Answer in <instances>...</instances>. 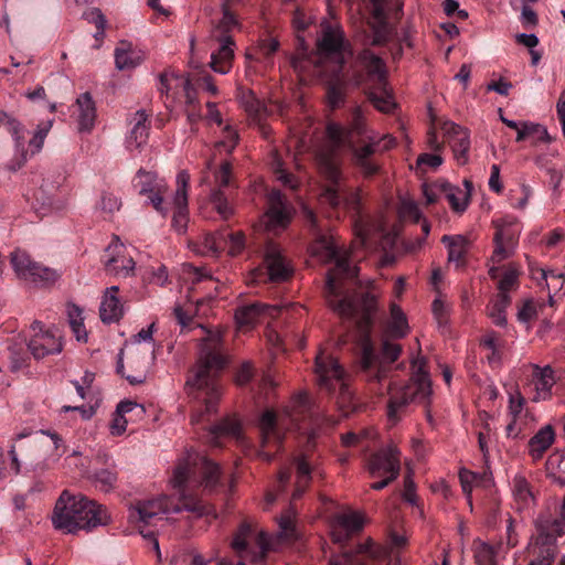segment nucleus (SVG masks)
I'll return each mask as SVG.
<instances>
[{
  "label": "nucleus",
  "instance_id": "nucleus-1",
  "mask_svg": "<svg viewBox=\"0 0 565 565\" xmlns=\"http://www.w3.org/2000/svg\"><path fill=\"white\" fill-rule=\"evenodd\" d=\"M305 218L311 230L317 234V243L324 250L329 260H334L335 266L327 274L324 297L328 306L341 319L353 321L361 334L362 352L359 360L361 375L367 382L381 383L386 379L391 364L395 362L402 347L387 339L383 340L381 352H376L370 339V332L377 311V297L370 290L349 291L339 281L342 278H354L358 268L352 267L345 256L340 255L332 237L319 234L316 214L303 210Z\"/></svg>",
  "mask_w": 565,
  "mask_h": 565
},
{
  "label": "nucleus",
  "instance_id": "nucleus-2",
  "mask_svg": "<svg viewBox=\"0 0 565 565\" xmlns=\"http://www.w3.org/2000/svg\"><path fill=\"white\" fill-rule=\"evenodd\" d=\"M366 132L364 117L360 107L352 111V119L349 127L331 122L327 126V136L332 142L333 148L320 151L318 154V166L321 174L328 181L319 195V203L322 206L330 207L337 216L340 212L351 213L355 218V227L362 241L365 239L366 232L362 225L361 196L358 189L350 188L343 180L337 158V150L341 147H348L353 154V162L360 169L364 177H372L380 170L372 156L375 153V146L379 142H367L363 146H356L353 136H363Z\"/></svg>",
  "mask_w": 565,
  "mask_h": 565
},
{
  "label": "nucleus",
  "instance_id": "nucleus-3",
  "mask_svg": "<svg viewBox=\"0 0 565 565\" xmlns=\"http://www.w3.org/2000/svg\"><path fill=\"white\" fill-rule=\"evenodd\" d=\"M225 365L222 335L207 332L202 340L198 362L185 382L190 396L204 403V412L213 414L222 395L218 372Z\"/></svg>",
  "mask_w": 565,
  "mask_h": 565
},
{
  "label": "nucleus",
  "instance_id": "nucleus-4",
  "mask_svg": "<svg viewBox=\"0 0 565 565\" xmlns=\"http://www.w3.org/2000/svg\"><path fill=\"white\" fill-rule=\"evenodd\" d=\"M372 4L371 15L366 22L371 33L363 31L358 41L364 49L358 54L359 64L365 70L367 78L377 88L385 87L387 72L382 57L371 51L370 46L385 45L395 33V28L388 22L392 11L402 12L403 3L399 0H369Z\"/></svg>",
  "mask_w": 565,
  "mask_h": 565
},
{
  "label": "nucleus",
  "instance_id": "nucleus-5",
  "mask_svg": "<svg viewBox=\"0 0 565 565\" xmlns=\"http://www.w3.org/2000/svg\"><path fill=\"white\" fill-rule=\"evenodd\" d=\"M52 523L56 530L75 534L81 530L92 531L107 525L110 516L105 507L83 494H72L64 490L56 500Z\"/></svg>",
  "mask_w": 565,
  "mask_h": 565
},
{
  "label": "nucleus",
  "instance_id": "nucleus-6",
  "mask_svg": "<svg viewBox=\"0 0 565 565\" xmlns=\"http://www.w3.org/2000/svg\"><path fill=\"white\" fill-rule=\"evenodd\" d=\"M200 466L202 473V484L205 489L213 490L216 488L221 477V468L217 463L200 457L196 454H189L185 458L179 460L178 465L173 470L172 484L174 488L180 489V504H175L171 508V512L179 513L183 510L203 515L205 513V507L201 501L191 494H186L183 487L186 481L194 473V467Z\"/></svg>",
  "mask_w": 565,
  "mask_h": 565
},
{
  "label": "nucleus",
  "instance_id": "nucleus-7",
  "mask_svg": "<svg viewBox=\"0 0 565 565\" xmlns=\"http://www.w3.org/2000/svg\"><path fill=\"white\" fill-rule=\"evenodd\" d=\"M425 358H415L412 361L413 374L409 382L398 388L388 386L387 418L392 424L399 420L401 414L409 404H429L431 382L425 371Z\"/></svg>",
  "mask_w": 565,
  "mask_h": 565
},
{
  "label": "nucleus",
  "instance_id": "nucleus-8",
  "mask_svg": "<svg viewBox=\"0 0 565 565\" xmlns=\"http://www.w3.org/2000/svg\"><path fill=\"white\" fill-rule=\"evenodd\" d=\"M316 375L321 388L328 392L339 388L337 404L344 416H349L356 409L354 395L344 381L345 372L337 359L319 353L316 358Z\"/></svg>",
  "mask_w": 565,
  "mask_h": 565
},
{
  "label": "nucleus",
  "instance_id": "nucleus-9",
  "mask_svg": "<svg viewBox=\"0 0 565 565\" xmlns=\"http://www.w3.org/2000/svg\"><path fill=\"white\" fill-rule=\"evenodd\" d=\"M492 224L495 227V233L493 236L494 250L491 262L501 263L513 255L521 230L518 220L513 216L494 220Z\"/></svg>",
  "mask_w": 565,
  "mask_h": 565
},
{
  "label": "nucleus",
  "instance_id": "nucleus-10",
  "mask_svg": "<svg viewBox=\"0 0 565 565\" xmlns=\"http://www.w3.org/2000/svg\"><path fill=\"white\" fill-rule=\"evenodd\" d=\"M11 264L19 278L40 286L52 285L60 278L55 269L32 260L29 254L20 249L11 254Z\"/></svg>",
  "mask_w": 565,
  "mask_h": 565
},
{
  "label": "nucleus",
  "instance_id": "nucleus-11",
  "mask_svg": "<svg viewBox=\"0 0 565 565\" xmlns=\"http://www.w3.org/2000/svg\"><path fill=\"white\" fill-rule=\"evenodd\" d=\"M171 512L167 508V499H152L138 501L131 509L129 518L138 523L140 534L153 543L154 548L159 550V542L153 531L146 530V526L152 525V521L160 514Z\"/></svg>",
  "mask_w": 565,
  "mask_h": 565
},
{
  "label": "nucleus",
  "instance_id": "nucleus-12",
  "mask_svg": "<svg viewBox=\"0 0 565 565\" xmlns=\"http://www.w3.org/2000/svg\"><path fill=\"white\" fill-rule=\"evenodd\" d=\"M534 542L527 547L531 562L535 565H553L558 554L557 539L559 536L536 525Z\"/></svg>",
  "mask_w": 565,
  "mask_h": 565
},
{
  "label": "nucleus",
  "instance_id": "nucleus-13",
  "mask_svg": "<svg viewBox=\"0 0 565 565\" xmlns=\"http://www.w3.org/2000/svg\"><path fill=\"white\" fill-rule=\"evenodd\" d=\"M190 182V174L188 171L182 170L177 174V188L173 194L172 205V227L179 234L186 231L189 222V207H188V186Z\"/></svg>",
  "mask_w": 565,
  "mask_h": 565
},
{
  "label": "nucleus",
  "instance_id": "nucleus-14",
  "mask_svg": "<svg viewBox=\"0 0 565 565\" xmlns=\"http://www.w3.org/2000/svg\"><path fill=\"white\" fill-rule=\"evenodd\" d=\"M232 181V164L223 162L220 170L215 173L216 188L210 194L211 203L214 210L223 220H227L234 213L233 206L228 202L226 190L230 189Z\"/></svg>",
  "mask_w": 565,
  "mask_h": 565
},
{
  "label": "nucleus",
  "instance_id": "nucleus-15",
  "mask_svg": "<svg viewBox=\"0 0 565 565\" xmlns=\"http://www.w3.org/2000/svg\"><path fill=\"white\" fill-rule=\"evenodd\" d=\"M399 450L394 445H387L372 454L367 461V470L372 477L394 475L399 476L401 460Z\"/></svg>",
  "mask_w": 565,
  "mask_h": 565
},
{
  "label": "nucleus",
  "instance_id": "nucleus-16",
  "mask_svg": "<svg viewBox=\"0 0 565 565\" xmlns=\"http://www.w3.org/2000/svg\"><path fill=\"white\" fill-rule=\"evenodd\" d=\"M343 46V32L339 28H333L330 24L323 26L322 36L318 40V49L322 55L334 56L337 58V72H340L344 64L342 56Z\"/></svg>",
  "mask_w": 565,
  "mask_h": 565
},
{
  "label": "nucleus",
  "instance_id": "nucleus-17",
  "mask_svg": "<svg viewBox=\"0 0 565 565\" xmlns=\"http://www.w3.org/2000/svg\"><path fill=\"white\" fill-rule=\"evenodd\" d=\"M447 141L449 142L455 157L459 164H465L468 161V151L470 148L469 132L467 129L455 122H445L443 127Z\"/></svg>",
  "mask_w": 565,
  "mask_h": 565
},
{
  "label": "nucleus",
  "instance_id": "nucleus-18",
  "mask_svg": "<svg viewBox=\"0 0 565 565\" xmlns=\"http://www.w3.org/2000/svg\"><path fill=\"white\" fill-rule=\"evenodd\" d=\"M28 348L35 359H42L49 354L62 351L61 337L52 331L36 333L30 340Z\"/></svg>",
  "mask_w": 565,
  "mask_h": 565
},
{
  "label": "nucleus",
  "instance_id": "nucleus-19",
  "mask_svg": "<svg viewBox=\"0 0 565 565\" xmlns=\"http://www.w3.org/2000/svg\"><path fill=\"white\" fill-rule=\"evenodd\" d=\"M118 291L117 286H111L104 292L99 307V317L104 323L118 322L124 316V306L117 297Z\"/></svg>",
  "mask_w": 565,
  "mask_h": 565
},
{
  "label": "nucleus",
  "instance_id": "nucleus-20",
  "mask_svg": "<svg viewBox=\"0 0 565 565\" xmlns=\"http://www.w3.org/2000/svg\"><path fill=\"white\" fill-rule=\"evenodd\" d=\"M1 126L7 127L8 131L15 141L17 151L20 152V158L17 159V162L9 166V169L11 171H17L26 161V151L24 150L23 127L17 119L10 117L7 113L0 110V127Z\"/></svg>",
  "mask_w": 565,
  "mask_h": 565
},
{
  "label": "nucleus",
  "instance_id": "nucleus-21",
  "mask_svg": "<svg viewBox=\"0 0 565 565\" xmlns=\"http://www.w3.org/2000/svg\"><path fill=\"white\" fill-rule=\"evenodd\" d=\"M265 265L268 279L273 282L285 281L291 276V268L286 264L280 252L274 247H268L265 255Z\"/></svg>",
  "mask_w": 565,
  "mask_h": 565
},
{
  "label": "nucleus",
  "instance_id": "nucleus-22",
  "mask_svg": "<svg viewBox=\"0 0 565 565\" xmlns=\"http://www.w3.org/2000/svg\"><path fill=\"white\" fill-rule=\"evenodd\" d=\"M130 124L131 129L127 138L128 147L139 149L142 145L147 142L149 137V115L143 109L137 110L132 115Z\"/></svg>",
  "mask_w": 565,
  "mask_h": 565
},
{
  "label": "nucleus",
  "instance_id": "nucleus-23",
  "mask_svg": "<svg viewBox=\"0 0 565 565\" xmlns=\"http://www.w3.org/2000/svg\"><path fill=\"white\" fill-rule=\"evenodd\" d=\"M278 311L279 308L276 306L254 302L237 308L235 311V320L239 327H249L253 326L259 317L264 315L274 317Z\"/></svg>",
  "mask_w": 565,
  "mask_h": 565
},
{
  "label": "nucleus",
  "instance_id": "nucleus-24",
  "mask_svg": "<svg viewBox=\"0 0 565 565\" xmlns=\"http://www.w3.org/2000/svg\"><path fill=\"white\" fill-rule=\"evenodd\" d=\"M217 41L221 46L217 52L212 53L210 66L216 73L227 74L232 67V61L234 58V41L232 36H218Z\"/></svg>",
  "mask_w": 565,
  "mask_h": 565
},
{
  "label": "nucleus",
  "instance_id": "nucleus-25",
  "mask_svg": "<svg viewBox=\"0 0 565 565\" xmlns=\"http://www.w3.org/2000/svg\"><path fill=\"white\" fill-rule=\"evenodd\" d=\"M77 124L81 132H90L96 121V105L90 93L85 92L76 98Z\"/></svg>",
  "mask_w": 565,
  "mask_h": 565
},
{
  "label": "nucleus",
  "instance_id": "nucleus-26",
  "mask_svg": "<svg viewBox=\"0 0 565 565\" xmlns=\"http://www.w3.org/2000/svg\"><path fill=\"white\" fill-rule=\"evenodd\" d=\"M145 60L143 52L132 47L127 41H120L115 50L116 67L120 71L132 70Z\"/></svg>",
  "mask_w": 565,
  "mask_h": 565
},
{
  "label": "nucleus",
  "instance_id": "nucleus-27",
  "mask_svg": "<svg viewBox=\"0 0 565 565\" xmlns=\"http://www.w3.org/2000/svg\"><path fill=\"white\" fill-rule=\"evenodd\" d=\"M134 186L139 195H146L147 192L168 191V184L160 179L156 172L139 169L134 179Z\"/></svg>",
  "mask_w": 565,
  "mask_h": 565
},
{
  "label": "nucleus",
  "instance_id": "nucleus-28",
  "mask_svg": "<svg viewBox=\"0 0 565 565\" xmlns=\"http://www.w3.org/2000/svg\"><path fill=\"white\" fill-rule=\"evenodd\" d=\"M555 440V431L552 425L542 427L530 440L529 451L534 460L543 457V454L552 446Z\"/></svg>",
  "mask_w": 565,
  "mask_h": 565
},
{
  "label": "nucleus",
  "instance_id": "nucleus-29",
  "mask_svg": "<svg viewBox=\"0 0 565 565\" xmlns=\"http://www.w3.org/2000/svg\"><path fill=\"white\" fill-rule=\"evenodd\" d=\"M30 436V433H21L17 436L15 443L11 446L10 456L13 465L15 466L17 472L20 470V465L18 461V452L22 455L25 460L34 461L38 457L35 456V450L39 449V440H28L23 443L21 439Z\"/></svg>",
  "mask_w": 565,
  "mask_h": 565
},
{
  "label": "nucleus",
  "instance_id": "nucleus-30",
  "mask_svg": "<svg viewBox=\"0 0 565 565\" xmlns=\"http://www.w3.org/2000/svg\"><path fill=\"white\" fill-rule=\"evenodd\" d=\"M366 96L369 100L373 104V106L385 114L391 113L394 107L395 103L393 100L391 88L388 87L387 81H385V87L384 88H377L376 84H372L366 89Z\"/></svg>",
  "mask_w": 565,
  "mask_h": 565
},
{
  "label": "nucleus",
  "instance_id": "nucleus-31",
  "mask_svg": "<svg viewBox=\"0 0 565 565\" xmlns=\"http://www.w3.org/2000/svg\"><path fill=\"white\" fill-rule=\"evenodd\" d=\"M441 243L448 248V260L457 265L463 264L465 255L468 252L469 241L463 235H444Z\"/></svg>",
  "mask_w": 565,
  "mask_h": 565
},
{
  "label": "nucleus",
  "instance_id": "nucleus-32",
  "mask_svg": "<svg viewBox=\"0 0 565 565\" xmlns=\"http://www.w3.org/2000/svg\"><path fill=\"white\" fill-rule=\"evenodd\" d=\"M56 186L53 183L41 184L32 194V207L40 215H45L54 202Z\"/></svg>",
  "mask_w": 565,
  "mask_h": 565
},
{
  "label": "nucleus",
  "instance_id": "nucleus-33",
  "mask_svg": "<svg viewBox=\"0 0 565 565\" xmlns=\"http://www.w3.org/2000/svg\"><path fill=\"white\" fill-rule=\"evenodd\" d=\"M512 493L519 510L527 509L534 503L531 486L523 476L518 475L513 478Z\"/></svg>",
  "mask_w": 565,
  "mask_h": 565
},
{
  "label": "nucleus",
  "instance_id": "nucleus-34",
  "mask_svg": "<svg viewBox=\"0 0 565 565\" xmlns=\"http://www.w3.org/2000/svg\"><path fill=\"white\" fill-rule=\"evenodd\" d=\"M296 465V484L292 492V500H298L302 497L306 489L309 487L311 481V467L305 456H300L295 459Z\"/></svg>",
  "mask_w": 565,
  "mask_h": 565
},
{
  "label": "nucleus",
  "instance_id": "nucleus-35",
  "mask_svg": "<svg viewBox=\"0 0 565 565\" xmlns=\"http://www.w3.org/2000/svg\"><path fill=\"white\" fill-rule=\"evenodd\" d=\"M270 201V207L266 212L267 226L269 228L285 227L289 223L290 217L280 200V194L273 195Z\"/></svg>",
  "mask_w": 565,
  "mask_h": 565
},
{
  "label": "nucleus",
  "instance_id": "nucleus-36",
  "mask_svg": "<svg viewBox=\"0 0 565 565\" xmlns=\"http://www.w3.org/2000/svg\"><path fill=\"white\" fill-rule=\"evenodd\" d=\"M259 428L264 445L270 439L281 443L282 435L279 431L277 416L274 411L267 409L262 414Z\"/></svg>",
  "mask_w": 565,
  "mask_h": 565
},
{
  "label": "nucleus",
  "instance_id": "nucleus-37",
  "mask_svg": "<svg viewBox=\"0 0 565 565\" xmlns=\"http://www.w3.org/2000/svg\"><path fill=\"white\" fill-rule=\"evenodd\" d=\"M534 384L536 390L535 401L546 399L551 396V390L555 384L551 366H544L542 369L536 367V372L534 373Z\"/></svg>",
  "mask_w": 565,
  "mask_h": 565
},
{
  "label": "nucleus",
  "instance_id": "nucleus-38",
  "mask_svg": "<svg viewBox=\"0 0 565 565\" xmlns=\"http://www.w3.org/2000/svg\"><path fill=\"white\" fill-rule=\"evenodd\" d=\"M408 332V323L403 310L396 303L391 305V321L387 324L386 333L391 338H404Z\"/></svg>",
  "mask_w": 565,
  "mask_h": 565
},
{
  "label": "nucleus",
  "instance_id": "nucleus-39",
  "mask_svg": "<svg viewBox=\"0 0 565 565\" xmlns=\"http://www.w3.org/2000/svg\"><path fill=\"white\" fill-rule=\"evenodd\" d=\"M373 562L362 555V546L356 550H344L338 555H333L329 565H372Z\"/></svg>",
  "mask_w": 565,
  "mask_h": 565
},
{
  "label": "nucleus",
  "instance_id": "nucleus-40",
  "mask_svg": "<svg viewBox=\"0 0 565 565\" xmlns=\"http://www.w3.org/2000/svg\"><path fill=\"white\" fill-rule=\"evenodd\" d=\"M135 268V262L129 256L115 255L105 260V269L107 273L116 276H129Z\"/></svg>",
  "mask_w": 565,
  "mask_h": 565
},
{
  "label": "nucleus",
  "instance_id": "nucleus-41",
  "mask_svg": "<svg viewBox=\"0 0 565 565\" xmlns=\"http://www.w3.org/2000/svg\"><path fill=\"white\" fill-rule=\"evenodd\" d=\"M212 439L215 446H218L216 439L221 437H231L238 439L241 436V425L236 419L224 418L218 424L214 425L211 430Z\"/></svg>",
  "mask_w": 565,
  "mask_h": 565
},
{
  "label": "nucleus",
  "instance_id": "nucleus-42",
  "mask_svg": "<svg viewBox=\"0 0 565 565\" xmlns=\"http://www.w3.org/2000/svg\"><path fill=\"white\" fill-rule=\"evenodd\" d=\"M536 525L559 537L565 535V494L558 508V515L556 518H541L537 520Z\"/></svg>",
  "mask_w": 565,
  "mask_h": 565
},
{
  "label": "nucleus",
  "instance_id": "nucleus-43",
  "mask_svg": "<svg viewBox=\"0 0 565 565\" xmlns=\"http://www.w3.org/2000/svg\"><path fill=\"white\" fill-rule=\"evenodd\" d=\"M511 303V298L509 295H497L493 299L491 306L489 307V317L492 319L493 323L499 327H504L507 324V316L505 310Z\"/></svg>",
  "mask_w": 565,
  "mask_h": 565
},
{
  "label": "nucleus",
  "instance_id": "nucleus-44",
  "mask_svg": "<svg viewBox=\"0 0 565 565\" xmlns=\"http://www.w3.org/2000/svg\"><path fill=\"white\" fill-rule=\"evenodd\" d=\"M227 246V238L225 236V231H217L215 233H211L205 235L202 248L200 253L202 254H212L214 256L218 255L221 252L225 250Z\"/></svg>",
  "mask_w": 565,
  "mask_h": 565
},
{
  "label": "nucleus",
  "instance_id": "nucleus-45",
  "mask_svg": "<svg viewBox=\"0 0 565 565\" xmlns=\"http://www.w3.org/2000/svg\"><path fill=\"white\" fill-rule=\"evenodd\" d=\"M472 550L477 565H498L495 561L497 550L494 546L476 540L473 541Z\"/></svg>",
  "mask_w": 565,
  "mask_h": 565
},
{
  "label": "nucleus",
  "instance_id": "nucleus-46",
  "mask_svg": "<svg viewBox=\"0 0 565 565\" xmlns=\"http://www.w3.org/2000/svg\"><path fill=\"white\" fill-rule=\"evenodd\" d=\"M90 480L93 481L94 486L98 488L100 491L109 492L116 486L117 471L110 468H103L96 470L92 475Z\"/></svg>",
  "mask_w": 565,
  "mask_h": 565
},
{
  "label": "nucleus",
  "instance_id": "nucleus-47",
  "mask_svg": "<svg viewBox=\"0 0 565 565\" xmlns=\"http://www.w3.org/2000/svg\"><path fill=\"white\" fill-rule=\"evenodd\" d=\"M68 322L78 341H86L87 333L84 327V319L82 317V309L76 305H70L67 308Z\"/></svg>",
  "mask_w": 565,
  "mask_h": 565
},
{
  "label": "nucleus",
  "instance_id": "nucleus-48",
  "mask_svg": "<svg viewBox=\"0 0 565 565\" xmlns=\"http://www.w3.org/2000/svg\"><path fill=\"white\" fill-rule=\"evenodd\" d=\"M520 271L514 265H509L502 277L498 280V295H509L510 290L516 289L519 286Z\"/></svg>",
  "mask_w": 565,
  "mask_h": 565
},
{
  "label": "nucleus",
  "instance_id": "nucleus-49",
  "mask_svg": "<svg viewBox=\"0 0 565 565\" xmlns=\"http://www.w3.org/2000/svg\"><path fill=\"white\" fill-rule=\"evenodd\" d=\"M223 17L214 26V36L217 40L218 36H231L228 33L238 26V21L231 8L222 9Z\"/></svg>",
  "mask_w": 565,
  "mask_h": 565
},
{
  "label": "nucleus",
  "instance_id": "nucleus-50",
  "mask_svg": "<svg viewBox=\"0 0 565 565\" xmlns=\"http://www.w3.org/2000/svg\"><path fill=\"white\" fill-rule=\"evenodd\" d=\"M334 520L351 534L359 533L364 525L363 516L359 512L341 513Z\"/></svg>",
  "mask_w": 565,
  "mask_h": 565
},
{
  "label": "nucleus",
  "instance_id": "nucleus-51",
  "mask_svg": "<svg viewBox=\"0 0 565 565\" xmlns=\"http://www.w3.org/2000/svg\"><path fill=\"white\" fill-rule=\"evenodd\" d=\"M252 526L247 522H243L236 533L234 534V537L232 540L231 546L232 548L238 554V556L242 557L243 553L247 551V540L252 535Z\"/></svg>",
  "mask_w": 565,
  "mask_h": 565
},
{
  "label": "nucleus",
  "instance_id": "nucleus-52",
  "mask_svg": "<svg viewBox=\"0 0 565 565\" xmlns=\"http://www.w3.org/2000/svg\"><path fill=\"white\" fill-rule=\"evenodd\" d=\"M306 414H308L310 418L312 417L309 396L307 394H299L294 402V408L289 417L292 423H297L301 418H305Z\"/></svg>",
  "mask_w": 565,
  "mask_h": 565
},
{
  "label": "nucleus",
  "instance_id": "nucleus-53",
  "mask_svg": "<svg viewBox=\"0 0 565 565\" xmlns=\"http://www.w3.org/2000/svg\"><path fill=\"white\" fill-rule=\"evenodd\" d=\"M345 99V85L340 82H331L327 87L328 105L335 109L340 107Z\"/></svg>",
  "mask_w": 565,
  "mask_h": 565
},
{
  "label": "nucleus",
  "instance_id": "nucleus-54",
  "mask_svg": "<svg viewBox=\"0 0 565 565\" xmlns=\"http://www.w3.org/2000/svg\"><path fill=\"white\" fill-rule=\"evenodd\" d=\"M225 236L227 238V253L231 256L239 255L245 248V235L243 232H225Z\"/></svg>",
  "mask_w": 565,
  "mask_h": 565
},
{
  "label": "nucleus",
  "instance_id": "nucleus-55",
  "mask_svg": "<svg viewBox=\"0 0 565 565\" xmlns=\"http://www.w3.org/2000/svg\"><path fill=\"white\" fill-rule=\"evenodd\" d=\"M168 191L160 192H147L145 196L148 199V203L162 216L167 217L169 214V206L164 203V195Z\"/></svg>",
  "mask_w": 565,
  "mask_h": 565
},
{
  "label": "nucleus",
  "instance_id": "nucleus-56",
  "mask_svg": "<svg viewBox=\"0 0 565 565\" xmlns=\"http://www.w3.org/2000/svg\"><path fill=\"white\" fill-rule=\"evenodd\" d=\"M434 317L439 328H446L449 322V306L441 299L437 298L431 305Z\"/></svg>",
  "mask_w": 565,
  "mask_h": 565
},
{
  "label": "nucleus",
  "instance_id": "nucleus-57",
  "mask_svg": "<svg viewBox=\"0 0 565 565\" xmlns=\"http://www.w3.org/2000/svg\"><path fill=\"white\" fill-rule=\"evenodd\" d=\"M461 194H462V191L459 188L454 186L452 191H449L444 195L447 199V201L449 202L451 209L455 212H459V213L466 211L467 205H468L467 196L465 195L462 199H460L459 195H461Z\"/></svg>",
  "mask_w": 565,
  "mask_h": 565
},
{
  "label": "nucleus",
  "instance_id": "nucleus-58",
  "mask_svg": "<svg viewBox=\"0 0 565 565\" xmlns=\"http://www.w3.org/2000/svg\"><path fill=\"white\" fill-rule=\"evenodd\" d=\"M84 18L96 25L97 32L95 38L98 40L99 36H104L106 19L99 9H90L84 13Z\"/></svg>",
  "mask_w": 565,
  "mask_h": 565
},
{
  "label": "nucleus",
  "instance_id": "nucleus-59",
  "mask_svg": "<svg viewBox=\"0 0 565 565\" xmlns=\"http://www.w3.org/2000/svg\"><path fill=\"white\" fill-rule=\"evenodd\" d=\"M459 479L463 493L469 497L471 494L473 484L478 483L480 476L468 469H461L459 471Z\"/></svg>",
  "mask_w": 565,
  "mask_h": 565
},
{
  "label": "nucleus",
  "instance_id": "nucleus-60",
  "mask_svg": "<svg viewBox=\"0 0 565 565\" xmlns=\"http://www.w3.org/2000/svg\"><path fill=\"white\" fill-rule=\"evenodd\" d=\"M403 499L411 504H416V486L413 480L412 471H408L404 477Z\"/></svg>",
  "mask_w": 565,
  "mask_h": 565
},
{
  "label": "nucleus",
  "instance_id": "nucleus-61",
  "mask_svg": "<svg viewBox=\"0 0 565 565\" xmlns=\"http://www.w3.org/2000/svg\"><path fill=\"white\" fill-rule=\"evenodd\" d=\"M120 205L121 202L116 195L108 192L103 193L99 206L104 212L114 213L119 210Z\"/></svg>",
  "mask_w": 565,
  "mask_h": 565
},
{
  "label": "nucleus",
  "instance_id": "nucleus-62",
  "mask_svg": "<svg viewBox=\"0 0 565 565\" xmlns=\"http://www.w3.org/2000/svg\"><path fill=\"white\" fill-rule=\"evenodd\" d=\"M523 127L529 132V137L536 136L537 140H540V141H545V142L551 141V137H550L547 130L543 126H541L539 124L523 122Z\"/></svg>",
  "mask_w": 565,
  "mask_h": 565
},
{
  "label": "nucleus",
  "instance_id": "nucleus-63",
  "mask_svg": "<svg viewBox=\"0 0 565 565\" xmlns=\"http://www.w3.org/2000/svg\"><path fill=\"white\" fill-rule=\"evenodd\" d=\"M238 141V134L231 126L224 128V139L220 142L227 152H232Z\"/></svg>",
  "mask_w": 565,
  "mask_h": 565
},
{
  "label": "nucleus",
  "instance_id": "nucleus-64",
  "mask_svg": "<svg viewBox=\"0 0 565 565\" xmlns=\"http://www.w3.org/2000/svg\"><path fill=\"white\" fill-rule=\"evenodd\" d=\"M256 542L259 547V551L257 553H254L252 556V561L255 563L263 562L269 551L267 537L263 532L258 534Z\"/></svg>",
  "mask_w": 565,
  "mask_h": 565
}]
</instances>
